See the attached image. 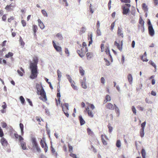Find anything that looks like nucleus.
<instances>
[{
    "label": "nucleus",
    "instance_id": "56",
    "mask_svg": "<svg viewBox=\"0 0 158 158\" xmlns=\"http://www.w3.org/2000/svg\"><path fill=\"white\" fill-rule=\"evenodd\" d=\"M1 124H2V127L3 128H6L7 126V124L5 122H2Z\"/></svg>",
    "mask_w": 158,
    "mask_h": 158
},
{
    "label": "nucleus",
    "instance_id": "30",
    "mask_svg": "<svg viewBox=\"0 0 158 158\" xmlns=\"http://www.w3.org/2000/svg\"><path fill=\"white\" fill-rule=\"evenodd\" d=\"M116 147L118 148H119L121 147V143L120 141L119 140H117L116 143Z\"/></svg>",
    "mask_w": 158,
    "mask_h": 158
},
{
    "label": "nucleus",
    "instance_id": "4",
    "mask_svg": "<svg viewBox=\"0 0 158 158\" xmlns=\"http://www.w3.org/2000/svg\"><path fill=\"white\" fill-rule=\"evenodd\" d=\"M43 139H44V141L42 139L40 140V144L43 148H44V151L46 152L48 150V146L45 141V138L43 137Z\"/></svg>",
    "mask_w": 158,
    "mask_h": 158
},
{
    "label": "nucleus",
    "instance_id": "20",
    "mask_svg": "<svg viewBox=\"0 0 158 158\" xmlns=\"http://www.w3.org/2000/svg\"><path fill=\"white\" fill-rule=\"evenodd\" d=\"M79 68L80 73L82 76H83L85 74V71L83 69L82 67L81 66H80Z\"/></svg>",
    "mask_w": 158,
    "mask_h": 158
},
{
    "label": "nucleus",
    "instance_id": "36",
    "mask_svg": "<svg viewBox=\"0 0 158 158\" xmlns=\"http://www.w3.org/2000/svg\"><path fill=\"white\" fill-rule=\"evenodd\" d=\"M66 76L67 77V79H68L70 83L72 81H73L72 80V79L71 77L68 74H66Z\"/></svg>",
    "mask_w": 158,
    "mask_h": 158
},
{
    "label": "nucleus",
    "instance_id": "24",
    "mask_svg": "<svg viewBox=\"0 0 158 158\" xmlns=\"http://www.w3.org/2000/svg\"><path fill=\"white\" fill-rule=\"evenodd\" d=\"M19 98L21 103L23 105L24 104L25 102V99L23 97V96H20Z\"/></svg>",
    "mask_w": 158,
    "mask_h": 158
},
{
    "label": "nucleus",
    "instance_id": "55",
    "mask_svg": "<svg viewBox=\"0 0 158 158\" xmlns=\"http://www.w3.org/2000/svg\"><path fill=\"white\" fill-rule=\"evenodd\" d=\"M115 22H113L111 25V30L112 31L115 25Z\"/></svg>",
    "mask_w": 158,
    "mask_h": 158
},
{
    "label": "nucleus",
    "instance_id": "42",
    "mask_svg": "<svg viewBox=\"0 0 158 158\" xmlns=\"http://www.w3.org/2000/svg\"><path fill=\"white\" fill-rule=\"evenodd\" d=\"M68 147L69 149V152H72L73 151V147L71 146L70 144L68 143Z\"/></svg>",
    "mask_w": 158,
    "mask_h": 158
},
{
    "label": "nucleus",
    "instance_id": "6",
    "mask_svg": "<svg viewBox=\"0 0 158 158\" xmlns=\"http://www.w3.org/2000/svg\"><path fill=\"white\" fill-rule=\"evenodd\" d=\"M122 14L123 15H128L130 11V8H126L125 6H122Z\"/></svg>",
    "mask_w": 158,
    "mask_h": 158
},
{
    "label": "nucleus",
    "instance_id": "9",
    "mask_svg": "<svg viewBox=\"0 0 158 158\" xmlns=\"http://www.w3.org/2000/svg\"><path fill=\"white\" fill-rule=\"evenodd\" d=\"M79 120L80 121L81 126H82L85 123V121L82 118V116L81 115H80L78 117Z\"/></svg>",
    "mask_w": 158,
    "mask_h": 158
},
{
    "label": "nucleus",
    "instance_id": "1",
    "mask_svg": "<svg viewBox=\"0 0 158 158\" xmlns=\"http://www.w3.org/2000/svg\"><path fill=\"white\" fill-rule=\"evenodd\" d=\"M38 62V58L36 57L33 59V62H31L30 63L29 68L31 70V74L30 78L31 79H34L37 77L38 73L37 65Z\"/></svg>",
    "mask_w": 158,
    "mask_h": 158
},
{
    "label": "nucleus",
    "instance_id": "61",
    "mask_svg": "<svg viewBox=\"0 0 158 158\" xmlns=\"http://www.w3.org/2000/svg\"><path fill=\"white\" fill-rule=\"evenodd\" d=\"M3 103L4 104L2 106V107L3 109H5L6 108L7 105L5 102H3Z\"/></svg>",
    "mask_w": 158,
    "mask_h": 158
},
{
    "label": "nucleus",
    "instance_id": "34",
    "mask_svg": "<svg viewBox=\"0 0 158 158\" xmlns=\"http://www.w3.org/2000/svg\"><path fill=\"white\" fill-rule=\"evenodd\" d=\"M103 135H102L101 136L102 142V143L103 145H107V143H106V140L103 138Z\"/></svg>",
    "mask_w": 158,
    "mask_h": 158
},
{
    "label": "nucleus",
    "instance_id": "2",
    "mask_svg": "<svg viewBox=\"0 0 158 158\" xmlns=\"http://www.w3.org/2000/svg\"><path fill=\"white\" fill-rule=\"evenodd\" d=\"M37 93L38 95L41 96L39 97L40 99L44 101L47 100L46 93L43 88L37 90Z\"/></svg>",
    "mask_w": 158,
    "mask_h": 158
},
{
    "label": "nucleus",
    "instance_id": "7",
    "mask_svg": "<svg viewBox=\"0 0 158 158\" xmlns=\"http://www.w3.org/2000/svg\"><path fill=\"white\" fill-rule=\"evenodd\" d=\"M148 31L149 35L152 37L155 35V31L153 28V26L148 27Z\"/></svg>",
    "mask_w": 158,
    "mask_h": 158
},
{
    "label": "nucleus",
    "instance_id": "5",
    "mask_svg": "<svg viewBox=\"0 0 158 158\" xmlns=\"http://www.w3.org/2000/svg\"><path fill=\"white\" fill-rule=\"evenodd\" d=\"M1 143L2 146L5 148H8V146L9 145L6 139L4 137H2L1 139Z\"/></svg>",
    "mask_w": 158,
    "mask_h": 158
},
{
    "label": "nucleus",
    "instance_id": "64",
    "mask_svg": "<svg viewBox=\"0 0 158 158\" xmlns=\"http://www.w3.org/2000/svg\"><path fill=\"white\" fill-rule=\"evenodd\" d=\"M151 94V95L153 96H156V93L153 90L152 91Z\"/></svg>",
    "mask_w": 158,
    "mask_h": 158
},
{
    "label": "nucleus",
    "instance_id": "63",
    "mask_svg": "<svg viewBox=\"0 0 158 158\" xmlns=\"http://www.w3.org/2000/svg\"><path fill=\"white\" fill-rule=\"evenodd\" d=\"M6 19V17L5 15H3L2 17V20L3 21H5Z\"/></svg>",
    "mask_w": 158,
    "mask_h": 158
},
{
    "label": "nucleus",
    "instance_id": "46",
    "mask_svg": "<svg viewBox=\"0 0 158 158\" xmlns=\"http://www.w3.org/2000/svg\"><path fill=\"white\" fill-rule=\"evenodd\" d=\"M57 74L58 75V77L59 78H61V73L59 69L57 70Z\"/></svg>",
    "mask_w": 158,
    "mask_h": 158
},
{
    "label": "nucleus",
    "instance_id": "53",
    "mask_svg": "<svg viewBox=\"0 0 158 158\" xmlns=\"http://www.w3.org/2000/svg\"><path fill=\"white\" fill-rule=\"evenodd\" d=\"M122 2L125 3H130L131 2L130 0H120Z\"/></svg>",
    "mask_w": 158,
    "mask_h": 158
},
{
    "label": "nucleus",
    "instance_id": "23",
    "mask_svg": "<svg viewBox=\"0 0 158 158\" xmlns=\"http://www.w3.org/2000/svg\"><path fill=\"white\" fill-rule=\"evenodd\" d=\"M36 89H37V91L38 90H40V89H41L42 88H43L41 83H40V85L38 83H37L36 84Z\"/></svg>",
    "mask_w": 158,
    "mask_h": 158
},
{
    "label": "nucleus",
    "instance_id": "40",
    "mask_svg": "<svg viewBox=\"0 0 158 158\" xmlns=\"http://www.w3.org/2000/svg\"><path fill=\"white\" fill-rule=\"evenodd\" d=\"M114 109L115 110V111L117 114H118V116L120 114V111L119 109L117 106H116V107L114 108Z\"/></svg>",
    "mask_w": 158,
    "mask_h": 158
},
{
    "label": "nucleus",
    "instance_id": "57",
    "mask_svg": "<svg viewBox=\"0 0 158 158\" xmlns=\"http://www.w3.org/2000/svg\"><path fill=\"white\" fill-rule=\"evenodd\" d=\"M88 114L89 116H90L91 117H93L94 116L93 114V113L92 111H90L89 110L88 111Z\"/></svg>",
    "mask_w": 158,
    "mask_h": 158
},
{
    "label": "nucleus",
    "instance_id": "45",
    "mask_svg": "<svg viewBox=\"0 0 158 158\" xmlns=\"http://www.w3.org/2000/svg\"><path fill=\"white\" fill-rule=\"evenodd\" d=\"M104 60L106 62V65L107 66H109L110 64V62L109 61H108L107 59L106 58H104Z\"/></svg>",
    "mask_w": 158,
    "mask_h": 158
},
{
    "label": "nucleus",
    "instance_id": "60",
    "mask_svg": "<svg viewBox=\"0 0 158 158\" xmlns=\"http://www.w3.org/2000/svg\"><path fill=\"white\" fill-rule=\"evenodd\" d=\"M86 30V29L85 27H82L81 29V31L82 32V33H84Z\"/></svg>",
    "mask_w": 158,
    "mask_h": 158
},
{
    "label": "nucleus",
    "instance_id": "29",
    "mask_svg": "<svg viewBox=\"0 0 158 158\" xmlns=\"http://www.w3.org/2000/svg\"><path fill=\"white\" fill-rule=\"evenodd\" d=\"M19 41L20 43V44L21 45L23 46H24L25 45V43L23 41V40L22 37L21 36L20 37Z\"/></svg>",
    "mask_w": 158,
    "mask_h": 158
},
{
    "label": "nucleus",
    "instance_id": "17",
    "mask_svg": "<svg viewBox=\"0 0 158 158\" xmlns=\"http://www.w3.org/2000/svg\"><path fill=\"white\" fill-rule=\"evenodd\" d=\"M19 127L20 128V129L21 130V135H23L24 134V126L22 123H20L19 124Z\"/></svg>",
    "mask_w": 158,
    "mask_h": 158
},
{
    "label": "nucleus",
    "instance_id": "14",
    "mask_svg": "<svg viewBox=\"0 0 158 158\" xmlns=\"http://www.w3.org/2000/svg\"><path fill=\"white\" fill-rule=\"evenodd\" d=\"M21 146L22 148V149L23 150H26L27 149L26 147V143L25 142H21L20 143Z\"/></svg>",
    "mask_w": 158,
    "mask_h": 158
},
{
    "label": "nucleus",
    "instance_id": "21",
    "mask_svg": "<svg viewBox=\"0 0 158 158\" xmlns=\"http://www.w3.org/2000/svg\"><path fill=\"white\" fill-rule=\"evenodd\" d=\"M54 48L56 49V50L59 52H62V48L61 47L59 46L56 45L55 47H54Z\"/></svg>",
    "mask_w": 158,
    "mask_h": 158
},
{
    "label": "nucleus",
    "instance_id": "43",
    "mask_svg": "<svg viewBox=\"0 0 158 158\" xmlns=\"http://www.w3.org/2000/svg\"><path fill=\"white\" fill-rule=\"evenodd\" d=\"M106 102L110 101L111 100L110 97L109 95H106Z\"/></svg>",
    "mask_w": 158,
    "mask_h": 158
},
{
    "label": "nucleus",
    "instance_id": "51",
    "mask_svg": "<svg viewBox=\"0 0 158 158\" xmlns=\"http://www.w3.org/2000/svg\"><path fill=\"white\" fill-rule=\"evenodd\" d=\"M145 102L146 103L148 104H152V102L151 101L149 100L148 98H146Z\"/></svg>",
    "mask_w": 158,
    "mask_h": 158
},
{
    "label": "nucleus",
    "instance_id": "10",
    "mask_svg": "<svg viewBox=\"0 0 158 158\" xmlns=\"http://www.w3.org/2000/svg\"><path fill=\"white\" fill-rule=\"evenodd\" d=\"M122 29V28H120L119 27H118L117 34L118 35L122 37L123 38V35Z\"/></svg>",
    "mask_w": 158,
    "mask_h": 158
},
{
    "label": "nucleus",
    "instance_id": "28",
    "mask_svg": "<svg viewBox=\"0 0 158 158\" xmlns=\"http://www.w3.org/2000/svg\"><path fill=\"white\" fill-rule=\"evenodd\" d=\"M108 128L109 129V132L110 133H111L113 130V127L111 126V124L109 123L107 126Z\"/></svg>",
    "mask_w": 158,
    "mask_h": 158
},
{
    "label": "nucleus",
    "instance_id": "25",
    "mask_svg": "<svg viewBox=\"0 0 158 158\" xmlns=\"http://www.w3.org/2000/svg\"><path fill=\"white\" fill-rule=\"evenodd\" d=\"M141 154L143 158H145L146 153L144 148L142 149L141 150Z\"/></svg>",
    "mask_w": 158,
    "mask_h": 158
},
{
    "label": "nucleus",
    "instance_id": "12",
    "mask_svg": "<svg viewBox=\"0 0 158 158\" xmlns=\"http://www.w3.org/2000/svg\"><path fill=\"white\" fill-rule=\"evenodd\" d=\"M13 53L10 52H9L7 54L5 55V57L6 58H8L10 57H11V60L13 61L14 60V59L12 57V56H13Z\"/></svg>",
    "mask_w": 158,
    "mask_h": 158
},
{
    "label": "nucleus",
    "instance_id": "16",
    "mask_svg": "<svg viewBox=\"0 0 158 158\" xmlns=\"http://www.w3.org/2000/svg\"><path fill=\"white\" fill-rule=\"evenodd\" d=\"M139 23L140 24H141L143 28H144V22L143 21V20L142 19V18L141 16H140Z\"/></svg>",
    "mask_w": 158,
    "mask_h": 158
},
{
    "label": "nucleus",
    "instance_id": "50",
    "mask_svg": "<svg viewBox=\"0 0 158 158\" xmlns=\"http://www.w3.org/2000/svg\"><path fill=\"white\" fill-rule=\"evenodd\" d=\"M24 140L23 138L20 135L19 138V140L20 143L21 142H23V141Z\"/></svg>",
    "mask_w": 158,
    "mask_h": 158
},
{
    "label": "nucleus",
    "instance_id": "38",
    "mask_svg": "<svg viewBox=\"0 0 158 158\" xmlns=\"http://www.w3.org/2000/svg\"><path fill=\"white\" fill-rule=\"evenodd\" d=\"M131 110L133 114L135 115H136V110L135 107L134 106H132Z\"/></svg>",
    "mask_w": 158,
    "mask_h": 158
},
{
    "label": "nucleus",
    "instance_id": "8",
    "mask_svg": "<svg viewBox=\"0 0 158 158\" xmlns=\"http://www.w3.org/2000/svg\"><path fill=\"white\" fill-rule=\"evenodd\" d=\"M114 45L117 46V48L120 51H122V47L123 45V41L122 40L121 42V46H120V45L119 43H117V41H115L114 42Z\"/></svg>",
    "mask_w": 158,
    "mask_h": 158
},
{
    "label": "nucleus",
    "instance_id": "32",
    "mask_svg": "<svg viewBox=\"0 0 158 158\" xmlns=\"http://www.w3.org/2000/svg\"><path fill=\"white\" fill-rule=\"evenodd\" d=\"M81 85L82 87L84 89H86L87 88L86 84L85 82L82 81L81 82Z\"/></svg>",
    "mask_w": 158,
    "mask_h": 158
},
{
    "label": "nucleus",
    "instance_id": "41",
    "mask_svg": "<svg viewBox=\"0 0 158 158\" xmlns=\"http://www.w3.org/2000/svg\"><path fill=\"white\" fill-rule=\"evenodd\" d=\"M4 135V133L2 129L0 127V137H3V136Z\"/></svg>",
    "mask_w": 158,
    "mask_h": 158
},
{
    "label": "nucleus",
    "instance_id": "3",
    "mask_svg": "<svg viewBox=\"0 0 158 158\" xmlns=\"http://www.w3.org/2000/svg\"><path fill=\"white\" fill-rule=\"evenodd\" d=\"M31 141L32 144V148L33 149H36L38 152H40L41 149L39 146L36 138L34 137H32L31 139Z\"/></svg>",
    "mask_w": 158,
    "mask_h": 158
},
{
    "label": "nucleus",
    "instance_id": "19",
    "mask_svg": "<svg viewBox=\"0 0 158 158\" xmlns=\"http://www.w3.org/2000/svg\"><path fill=\"white\" fill-rule=\"evenodd\" d=\"M127 78L128 81L130 84L132 82L133 78L132 75L131 74H128L127 76Z\"/></svg>",
    "mask_w": 158,
    "mask_h": 158
},
{
    "label": "nucleus",
    "instance_id": "22",
    "mask_svg": "<svg viewBox=\"0 0 158 158\" xmlns=\"http://www.w3.org/2000/svg\"><path fill=\"white\" fill-rule=\"evenodd\" d=\"M131 14L134 16L135 15V7L133 6H131Z\"/></svg>",
    "mask_w": 158,
    "mask_h": 158
},
{
    "label": "nucleus",
    "instance_id": "31",
    "mask_svg": "<svg viewBox=\"0 0 158 158\" xmlns=\"http://www.w3.org/2000/svg\"><path fill=\"white\" fill-rule=\"evenodd\" d=\"M56 36L60 40H61L63 39V37L62 34L60 33H57L56 35Z\"/></svg>",
    "mask_w": 158,
    "mask_h": 158
},
{
    "label": "nucleus",
    "instance_id": "62",
    "mask_svg": "<svg viewBox=\"0 0 158 158\" xmlns=\"http://www.w3.org/2000/svg\"><path fill=\"white\" fill-rule=\"evenodd\" d=\"M101 51L102 52H103L104 51V44H101Z\"/></svg>",
    "mask_w": 158,
    "mask_h": 158
},
{
    "label": "nucleus",
    "instance_id": "44",
    "mask_svg": "<svg viewBox=\"0 0 158 158\" xmlns=\"http://www.w3.org/2000/svg\"><path fill=\"white\" fill-rule=\"evenodd\" d=\"M26 100H27V101L29 103V105L31 106H32L33 105L32 104V102H31V100L30 99L28 98H27Z\"/></svg>",
    "mask_w": 158,
    "mask_h": 158
},
{
    "label": "nucleus",
    "instance_id": "47",
    "mask_svg": "<svg viewBox=\"0 0 158 158\" xmlns=\"http://www.w3.org/2000/svg\"><path fill=\"white\" fill-rule=\"evenodd\" d=\"M17 72L20 76H22L23 75V72H22L20 70H17Z\"/></svg>",
    "mask_w": 158,
    "mask_h": 158
},
{
    "label": "nucleus",
    "instance_id": "27",
    "mask_svg": "<svg viewBox=\"0 0 158 158\" xmlns=\"http://www.w3.org/2000/svg\"><path fill=\"white\" fill-rule=\"evenodd\" d=\"M141 138H143L144 135V130L140 129L139 132Z\"/></svg>",
    "mask_w": 158,
    "mask_h": 158
},
{
    "label": "nucleus",
    "instance_id": "18",
    "mask_svg": "<svg viewBox=\"0 0 158 158\" xmlns=\"http://www.w3.org/2000/svg\"><path fill=\"white\" fill-rule=\"evenodd\" d=\"M142 7L144 11H148V6L146 5L145 3H143L142 4Z\"/></svg>",
    "mask_w": 158,
    "mask_h": 158
},
{
    "label": "nucleus",
    "instance_id": "52",
    "mask_svg": "<svg viewBox=\"0 0 158 158\" xmlns=\"http://www.w3.org/2000/svg\"><path fill=\"white\" fill-rule=\"evenodd\" d=\"M39 25L41 29H44L45 27V26L44 24L43 23H41V24H39Z\"/></svg>",
    "mask_w": 158,
    "mask_h": 158
},
{
    "label": "nucleus",
    "instance_id": "33",
    "mask_svg": "<svg viewBox=\"0 0 158 158\" xmlns=\"http://www.w3.org/2000/svg\"><path fill=\"white\" fill-rule=\"evenodd\" d=\"M146 124V122L145 121L144 122L142 123L141 124V129L144 130V128L145 127Z\"/></svg>",
    "mask_w": 158,
    "mask_h": 158
},
{
    "label": "nucleus",
    "instance_id": "58",
    "mask_svg": "<svg viewBox=\"0 0 158 158\" xmlns=\"http://www.w3.org/2000/svg\"><path fill=\"white\" fill-rule=\"evenodd\" d=\"M51 150L52 152L53 153H54L55 152V150L54 149V148H53L52 147V145H51Z\"/></svg>",
    "mask_w": 158,
    "mask_h": 158
},
{
    "label": "nucleus",
    "instance_id": "49",
    "mask_svg": "<svg viewBox=\"0 0 158 158\" xmlns=\"http://www.w3.org/2000/svg\"><path fill=\"white\" fill-rule=\"evenodd\" d=\"M64 106H65L66 108L67 109V110H69V105L68 103H65L64 104Z\"/></svg>",
    "mask_w": 158,
    "mask_h": 158
},
{
    "label": "nucleus",
    "instance_id": "35",
    "mask_svg": "<svg viewBox=\"0 0 158 158\" xmlns=\"http://www.w3.org/2000/svg\"><path fill=\"white\" fill-rule=\"evenodd\" d=\"M87 133H88L89 135H92L93 134V132L91 131L90 128H87Z\"/></svg>",
    "mask_w": 158,
    "mask_h": 158
},
{
    "label": "nucleus",
    "instance_id": "54",
    "mask_svg": "<svg viewBox=\"0 0 158 158\" xmlns=\"http://www.w3.org/2000/svg\"><path fill=\"white\" fill-rule=\"evenodd\" d=\"M21 23L22 24L23 26V27H24L26 26V21L23 20H22L21 21Z\"/></svg>",
    "mask_w": 158,
    "mask_h": 158
},
{
    "label": "nucleus",
    "instance_id": "26",
    "mask_svg": "<svg viewBox=\"0 0 158 158\" xmlns=\"http://www.w3.org/2000/svg\"><path fill=\"white\" fill-rule=\"evenodd\" d=\"M86 56L87 59L90 60L92 57V53L91 52H88L86 54Z\"/></svg>",
    "mask_w": 158,
    "mask_h": 158
},
{
    "label": "nucleus",
    "instance_id": "15",
    "mask_svg": "<svg viewBox=\"0 0 158 158\" xmlns=\"http://www.w3.org/2000/svg\"><path fill=\"white\" fill-rule=\"evenodd\" d=\"M106 107L107 108L110 110H113L114 109V105L110 103L108 104L106 106Z\"/></svg>",
    "mask_w": 158,
    "mask_h": 158
},
{
    "label": "nucleus",
    "instance_id": "11",
    "mask_svg": "<svg viewBox=\"0 0 158 158\" xmlns=\"http://www.w3.org/2000/svg\"><path fill=\"white\" fill-rule=\"evenodd\" d=\"M37 30V26L35 25H33L32 26V30L33 31V34L35 37L36 36V33Z\"/></svg>",
    "mask_w": 158,
    "mask_h": 158
},
{
    "label": "nucleus",
    "instance_id": "37",
    "mask_svg": "<svg viewBox=\"0 0 158 158\" xmlns=\"http://www.w3.org/2000/svg\"><path fill=\"white\" fill-rule=\"evenodd\" d=\"M41 12L44 16L48 17V14L46 11L44 10H42Z\"/></svg>",
    "mask_w": 158,
    "mask_h": 158
},
{
    "label": "nucleus",
    "instance_id": "13",
    "mask_svg": "<svg viewBox=\"0 0 158 158\" xmlns=\"http://www.w3.org/2000/svg\"><path fill=\"white\" fill-rule=\"evenodd\" d=\"M92 37H93V34L91 33L90 35H88V39L89 40H90V41H89V44H88V46H90V45L93 42V39H92Z\"/></svg>",
    "mask_w": 158,
    "mask_h": 158
},
{
    "label": "nucleus",
    "instance_id": "48",
    "mask_svg": "<svg viewBox=\"0 0 158 158\" xmlns=\"http://www.w3.org/2000/svg\"><path fill=\"white\" fill-rule=\"evenodd\" d=\"M96 32L97 35L98 36H100L101 35V32L100 31V30H99V28H97Z\"/></svg>",
    "mask_w": 158,
    "mask_h": 158
},
{
    "label": "nucleus",
    "instance_id": "39",
    "mask_svg": "<svg viewBox=\"0 0 158 158\" xmlns=\"http://www.w3.org/2000/svg\"><path fill=\"white\" fill-rule=\"evenodd\" d=\"M149 63L154 67H156V65L151 60L149 61Z\"/></svg>",
    "mask_w": 158,
    "mask_h": 158
},
{
    "label": "nucleus",
    "instance_id": "59",
    "mask_svg": "<svg viewBox=\"0 0 158 158\" xmlns=\"http://www.w3.org/2000/svg\"><path fill=\"white\" fill-rule=\"evenodd\" d=\"M70 156L73 157V158H77V155L74 154H73L72 153H71L70 154Z\"/></svg>",
    "mask_w": 158,
    "mask_h": 158
}]
</instances>
